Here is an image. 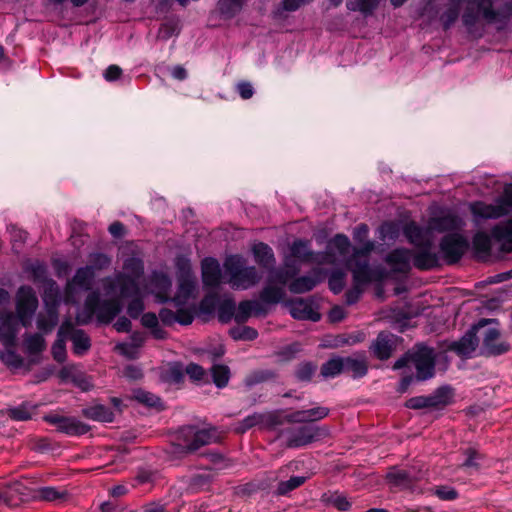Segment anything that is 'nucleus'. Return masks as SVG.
I'll list each match as a JSON object with an SVG mask.
<instances>
[{"label":"nucleus","instance_id":"nucleus-1","mask_svg":"<svg viewBox=\"0 0 512 512\" xmlns=\"http://www.w3.org/2000/svg\"><path fill=\"white\" fill-rule=\"evenodd\" d=\"M374 248V242H365L362 247L353 248L352 254L346 259L345 264L352 273L354 283L367 285L384 278L385 273L380 266L372 267L370 265L369 255Z\"/></svg>","mask_w":512,"mask_h":512},{"label":"nucleus","instance_id":"nucleus-2","mask_svg":"<svg viewBox=\"0 0 512 512\" xmlns=\"http://www.w3.org/2000/svg\"><path fill=\"white\" fill-rule=\"evenodd\" d=\"M122 311L120 299L111 298L101 300L100 292L94 290L90 292L83 306V311L78 315L77 321L80 324H88L94 315L101 323H110Z\"/></svg>","mask_w":512,"mask_h":512},{"label":"nucleus","instance_id":"nucleus-3","mask_svg":"<svg viewBox=\"0 0 512 512\" xmlns=\"http://www.w3.org/2000/svg\"><path fill=\"white\" fill-rule=\"evenodd\" d=\"M227 283L236 290H247L259 283L262 275L255 266L247 265L241 255H230L224 261Z\"/></svg>","mask_w":512,"mask_h":512},{"label":"nucleus","instance_id":"nucleus-4","mask_svg":"<svg viewBox=\"0 0 512 512\" xmlns=\"http://www.w3.org/2000/svg\"><path fill=\"white\" fill-rule=\"evenodd\" d=\"M409 365L416 369L417 380L424 381L433 377L435 370L434 350L424 345H417L414 350L399 358L394 363L393 369L398 370Z\"/></svg>","mask_w":512,"mask_h":512},{"label":"nucleus","instance_id":"nucleus-5","mask_svg":"<svg viewBox=\"0 0 512 512\" xmlns=\"http://www.w3.org/2000/svg\"><path fill=\"white\" fill-rule=\"evenodd\" d=\"M329 433L330 431L327 426L315 424L293 425L282 429L279 437L284 439L286 448L294 449L319 441L327 437Z\"/></svg>","mask_w":512,"mask_h":512},{"label":"nucleus","instance_id":"nucleus-6","mask_svg":"<svg viewBox=\"0 0 512 512\" xmlns=\"http://www.w3.org/2000/svg\"><path fill=\"white\" fill-rule=\"evenodd\" d=\"M475 225L479 226L488 219H499L512 213V194H501L494 203L476 201L470 204Z\"/></svg>","mask_w":512,"mask_h":512},{"label":"nucleus","instance_id":"nucleus-7","mask_svg":"<svg viewBox=\"0 0 512 512\" xmlns=\"http://www.w3.org/2000/svg\"><path fill=\"white\" fill-rule=\"evenodd\" d=\"M488 23H494L500 20V13L493 8L491 0H478L477 2L469 1L462 14L463 25L471 30L479 20V14Z\"/></svg>","mask_w":512,"mask_h":512},{"label":"nucleus","instance_id":"nucleus-8","mask_svg":"<svg viewBox=\"0 0 512 512\" xmlns=\"http://www.w3.org/2000/svg\"><path fill=\"white\" fill-rule=\"evenodd\" d=\"M468 247V240L458 233L445 235L439 244L443 260L450 265L459 262Z\"/></svg>","mask_w":512,"mask_h":512},{"label":"nucleus","instance_id":"nucleus-9","mask_svg":"<svg viewBox=\"0 0 512 512\" xmlns=\"http://www.w3.org/2000/svg\"><path fill=\"white\" fill-rule=\"evenodd\" d=\"M43 420L56 427L58 432L81 436L90 431V426L75 417L63 416L57 413H49L43 416Z\"/></svg>","mask_w":512,"mask_h":512},{"label":"nucleus","instance_id":"nucleus-10","mask_svg":"<svg viewBox=\"0 0 512 512\" xmlns=\"http://www.w3.org/2000/svg\"><path fill=\"white\" fill-rule=\"evenodd\" d=\"M37 307L38 299L34 290L29 286L20 287L18 290L16 311L19 321L24 327L31 325Z\"/></svg>","mask_w":512,"mask_h":512},{"label":"nucleus","instance_id":"nucleus-11","mask_svg":"<svg viewBox=\"0 0 512 512\" xmlns=\"http://www.w3.org/2000/svg\"><path fill=\"white\" fill-rule=\"evenodd\" d=\"M496 319H481L477 324L472 326L460 340L453 342L450 346L451 350L455 351L458 355L468 356L474 352L479 344L477 333L491 323H496Z\"/></svg>","mask_w":512,"mask_h":512},{"label":"nucleus","instance_id":"nucleus-12","mask_svg":"<svg viewBox=\"0 0 512 512\" xmlns=\"http://www.w3.org/2000/svg\"><path fill=\"white\" fill-rule=\"evenodd\" d=\"M401 338L389 331H381L372 341L369 350L378 360H388L396 351Z\"/></svg>","mask_w":512,"mask_h":512},{"label":"nucleus","instance_id":"nucleus-13","mask_svg":"<svg viewBox=\"0 0 512 512\" xmlns=\"http://www.w3.org/2000/svg\"><path fill=\"white\" fill-rule=\"evenodd\" d=\"M478 333L482 337V354L498 356L509 351L510 345L500 340L501 333L498 328L484 326Z\"/></svg>","mask_w":512,"mask_h":512},{"label":"nucleus","instance_id":"nucleus-14","mask_svg":"<svg viewBox=\"0 0 512 512\" xmlns=\"http://www.w3.org/2000/svg\"><path fill=\"white\" fill-rule=\"evenodd\" d=\"M283 419L279 411H271L266 413H253L245 417L239 424L237 431L244 433L254 426H263L265 428H273L281 425Z\"/></svg>","mask_w":512,"mask_h":512},{"label":"nucleus","instance_id":"nucleus-15","mask_svg":"<svg viewBox=\"0 0 512 512\" xmlns=\"http://www.w3.org/2000/svg\"><path fill=\"white\" fill-rule=\"evenodd\" d=\"M324 280V271L321 268H313L307 275L294 278L288 288L291 293L302 294L313 290Z\"/></svg>","mask_w":512,"mask_h":512},{"label":"nucleus","instance_id":"nucleus-16","mask_svg":"<svg viewBox=\"0 0 512 512\" xmlns=\"http://www.w3.org/2000/svg\"><path fill=\"white\" fill-rule=\"evenodd\" d=\"M413 265L419 270H432L440 266V256L432 250V242L417 248L412 255Z\"/></svg>","mask_w":512,"mask_h":512},{"label":"nucleus","instance_id":"nucleus-17","mask_svg":"<svg viewBox=\"0 0 512 512\" xmlns=\"http://www.w3.org/2000/svg\"><path fill=\"white\" fill-rule=\"evenodd\" d=\"M116 287L119 288L121 298H135L140 293L136 281L127 275H120L115 281L110 278L105 279L104 289L107 293L112 292Z\"/></svg>","mask_w":512,"mask_h":512},{"label":"nucleus","instance_id":"nucleus-18","mask_svg":"<svg viewBox=\"0 0 512 512\" xmlns=\"http://www.w3.org/2000/svg\"><path fill=\"white\" fill-rule=\"evenodd\" d=\"M471 185L475 186L473 192H512V182H504L494 175H478L473 177Z\"/></svg>","mask_w":512,"mask_h":512},{"label":"nucleus","instance_id":"nucleus-19","mask_svg":"<svg viewBox=\"0 0 512 512\" xmlns=\"http://www.w3.org/2000/svg\"><path fill=\"white\" fill-rule=\"evenodd\" d=\"M344 373H350L354 379L364 377L368 372V359L365 351H359L353 356L343 357Z\"/></svg>","mask_w":512,"mask_h":512},{"label":"nucleus","instance_id":"nucleus-20","mask_svg":"<svg viewBox=\"0 0 512 512\" xmlns=\"http://www.w3.org/2000/svg\"><path fill=\"white\" fill-rule=\"evenodd\" d=\"M202 281L204 286L216 288L221 283L222 272L219 262L212 257L203 259L201 263Z\"/></svg>","mask_w":512,"mask_h":512},{"label":"nucleus","instance_id":"nucleus-21","mask_svg":"<svg viewBox=\"0 0 512 512\" xmlns=\"http://www.w3.org/2000/svg\"><path fill=\"white\" fill-rule=\"evenodd\" d=\"M290 313L298 320L317 322L321 318L320 313L313 308V302L303 298L295 299L290 303Z\"/></svg>","mask_w":512,"mask_h":512},{"label":"nucleus","instance_id":"nucleus-22","mask_svg":"<svg viewBox=\"0 0 512 512\" xmlns=\"http://www.w3.org/2000/svg\"><path fill=\"white\" fill-rule=\"evenodd\" d=\"M411 257L412 253L410 250L397 248L386 255L385 262L391 266L394 272L407 273L411 269Z\"/></svg>","mask_w":512,"mask_h":512},{"label":"nucleus","instance_id":"nucleus-23","mask_svg":"<svg viewBox=\"0 0 512 512\" xmlns=\"http://www.w3.org/2000/svg\"><path fill=\"white\" fill-rule=\"evenodd\" d=\"M46 310L45 313H41L37 318V328L44 332H51L58 323V304L56 300L51 303L45 298Z\"/></svg>","mask_w":512,"mask_h":512},{"label":"nucleus","instance_id":"nucleus-24","mask_svg":"<svg viewBox=\"0 0 512 512\" xmlns=\"http://www.w3.org/2000/svg\"><path fill=\"white\" fill-rule=\"evenodd\" d=\"M72 329V322L70 320H65L60 325L57 332V339L52 346V355L53 358L59 362L63 363L66 360V340L68 339V332Z\"/></svg>","mask_w":512,"mask_h":512},{"label":"nucleus","instance_id":"nucleus-25","mask_svg":"<svg viewBox=\"0 0 512 512\" xmlns=\"http://www.w3.org/2000/svg\"><path fill=\"white\" fill-rule=\"evenodd\" d=\"M18 330V322L12 314H6L0 318V341L4 345H14Z\"/></svg>","mask_w":512,"mask_h":512},{"label":"nucleus","instance_id":"nucleus-26","mask_svg":"<svg viewBox=\"0 0 512 512\" xmlns=\"http://www.w3.org/2000/svg\"><path fill=\"white\" fill-rule=\"evenodd\" d=\"M491 235L501 244L503 252H512V219L496 224L491 230Z\"/></svg>","mask_w":512,"mask_h":512},{"label":"nucleus","instance_id":"nucleus-27","mask_svg":"<svg viewBox=\"0 0 512 512\" xmlns=\"http://www.w3.org/2000/svg\"><path fill=\"white\" fill-rule=\"evenodd\" d=\"M68 338L72 341L73 353L77 356L85 355L91 348V339L82 329H75L72 324L71 331L68 332Z\"/></svg>","mask_w":512,"mask_h":512},{"label":"nucleus","instance_id":"nucleus-28","mask_svg":"<svg viewBox=\"0 0 512 512\" xmlns=\"http://www.w3.org/2000/svg\"><path fill=\"white\" fill-rule=\"evenodd\" d=\"M269 282L271 283H279L281 285H285L289 280L295 278V276L299 273L300 269L297 267L293 261L287 260L285 262V267L279 269H270Z\"/></svg>","mask_w":512,"mask_h":512},{"label":"nucleus","instance_id":"nucleus-29","mask_svg":"<svg viewBox=\"0 0 512 512\" xmlns=\"http://www.w3.org/2000/svg\"><path fill=\"white\" fill-rule=\"evenodd\" d=\"M255 261L265 269H272L276 263L272 248L263 242L255 244L252 248Z\"/></svg>","mask_w":512,"mask_h":512},{"label":"nucleus","instance_id":"nucleus-30","mask_svg":"<svg viewBox=\"0 0 512 512\" xmlns=\"http://www.w3.org/2000/svg\"><path fill=\"white\" fill-rule=\"evenodd\" d=\"M291 255L301 262L314 263L318 262V258L314 252L310 249V241L306 240H295L291 246Z\"/></svg>","mask_w":512,"mask_h":512},{"label":"nucleus","instance_id":"nucleus-31","mask_svg":"<svg viewBox=\"0 0 512 512\" xmlns=\"http://www.w3.org/2000/svg\"><path fill=\"white\" fill-rule=\"evenodd\" d=\"M94 277L95 274L94 271H92V267H81L77 269L68 287L71 288L72 286H75L81 290L89 291L92 289Z\"/></svg>","mask_w":512,"mask_h":512},{"label":"nucleus","instance_id":"nucleus-32","mask_svg":"<svg viewBox=\"0 0 512 512\" xmlns=\"http://www.w3.org/2000/svg\"><path fill=\"white\" fill-rule=\"evenodd\" d=\"M195 289V282L189 273L183 274L179 279L178 292L172 299L177 305L184 304Z\"/></svg>","mask_w":512,"mask_h":512},{"label":"nucleus","instance_id":"nucleus-33","mask_svg":"<svg viewBox=\"0 0 512 512\" xmlns=\"http://www.w3.org/2000/svg\"><path fill=\"white\" fill-rule=\"evenodd\" d=\"M218 440L219 436L217 435L216 428L196 429L195 439L189 446V452H194L202 446L216 443Z\"/></svg>","mask_w":512,"mask_h":512},{"label":"nucleus","instance_id":"nucleus-34","mask_svg":"<svg viewBox=\"0 0 512 512\" xmlns=\"http://www.w3.org/2000/svg\"><path fill=\"white\" fill-rule=\"evenodd\" d=\"M278 374L271 369H260L250 372L244 378V385L247 388H252L255 385L276 380Z\"/></svg>","mask_w":512,"mask_h":512},{"label":"nucleus","instance_id":"nucleus-35","mask_svg":"<svg viewBox=\"0 0 512 512\" xmlns=\"http://www.w3.org/2000/svg\"><path fill=\"white\" fill-rule=\"evenodd\" d=\"M83 415L91 420L99 422H112L114 420V413L112 410L104 405H95L83 410Z\"/></svg>","mask_w":512,"mask_h":512},{"label":"nucleus","instance_id":"nucleus-36","mask_svg":"<svg viewBox=\"0 0 512 512\" xmlns=\"http://www.w3.org/2000/svg\"><path fill=\"white\" fill-rule=\"evenodd\" d=\"M433 409L439 410L450 405L453 401L454 392L450 386H441L437 388L432 394Z\"/></svg>","mask_w":512,"mask_h":512},{"label":"nucleus","instance_id":"nucleus-37","mask_svg":"<svg viewBox=\"0 0 512 512\" xmlns=\"http://www.w3.org/2000/svg\"><path fill=\"white\" fill-rule=\"evenodd\" d=\"M462 0H451L448 8L440 17L442 27L445 31L449 30L457 21L460 14V5Z\"/></svg>","mask_w":512,"mask_h":512},{"label":"nucleus","instance_id":"nucleus-38","mask_svg":"<svg viewBox=\"0 0 512 512\" xmlns=\"http://www.w3.org/2000/svg\"><path fill=\"white\" fill-rule=\"evenodd\" d=\"M247 0H219L218 10L227 19L235 17L241 12Z\"/></svg>","mask_w":512,"mask_h":512},{"label":"nucleus","instance_id":"nucleus-39","mask_svg":"<svg viewBox=\"0 0 512 512\" xmlns=\"http://www.w3.org/2000/svg\"><path fill=\"white\" fill-rule=\"evenodd\" d=\"M380 0H347L346 7L353 12H361L363 15H372L378 7Z\"/></svg>","mask_w":512,"mask_h":512},{"label":"nucleus","instance_id":"nucleus-40","mask_svg":"<svg viewBox=\"0 0 512 512\" xmlns=\"http://www.w3.org/2000/svg\"><path fill=\"white\" fill-rule=\"evenodd\" d=\"M404 234L410 243L417 248L426 244L430 239L425 237L424 231L415 223H409L404 228Z\"/></svg>","mask_w":512,"mask_h":512},{"label":"nucleus","instance_id":"nucleus-41","mask_svg":"<svg viewBox=\"0 0 512 512\" xmlns=\"http://www.w3.org/2000/svg\"><path fill=\"white\" fill-rule=\"evenodd\" d=\"M320 373L324 378H334L344 373L343 357L337 356L323 363Z\"/></svg>","mask_w":512,"mask_h":512},{"label":"nucleus","instance_id":"nucleus-42","mask_svg":"<svg viewBox=\"0 0 512 512\" xmlns=\"http://www.w3.org/2000/svg\"><path fill=\"white\" fill-rule=\"evenodd\" d=\"M387 479L390 483L396 486L407 487L417 478L408 470L392 469L387 474Z\"/></svg>","mask_w":512,"mask_h":512},{"label":"nucleus","instance_id":"nucleus-43","mask_svg":"<svg viewBox=\"0 0 512 512\" xmlns=\"http://www.w3.org/2000/svg\"><path fill=\"white\" fill-rule=\"evenodd\" d=\"M350 240L344 234L335 235L328 243V250L337 251L338 254L342 257H345L350 251Z\"/></svg>","mask_w":512,"mask_h":512},{"label":"nucleus","instance_id":"nucleus-44","mask_svg":"<svg viewBox=\"0 0 512 512\" xmlns=\"http://www.w3.org/2000/svg\"><path fill=\"white\" fill-rule=\"evenodd\" d=\"M307 478L304 476H292L290 479L286 481H281L278 483L275 493L278 496H285L291 491L297 489L302 486L306 482Z\"/></svg>","mask_w":512,"mask_h":512},{"label":"nucleus","instance_id":"nucleus-45","mask_svg":"<svg viewBox=\"0 0 512 512\" xmlns=\"http://www.w3.org/2000/svg\"><path fill=\"white\" fill-rule=\"evenodd\" d=\"M473 249L478 255H489L491 250V238L485 232H477L472 239Z\"/></svg>","mask_w":512,"mask_h":512},{"label":"nucleus","instance_id":"nucleus-46","mask_svg":"<svg viewBox=\"0 0 512 512\" xmlns=\"http://www.w3.org/2000/svg\"><path fill=\"white\" fill-rule=\"evenodd\" d=\"M259 296L260 300L264 303L276 304L282 300L284 296V290L282 287L267 285L261 290Z\"/></svg>","mask_w":512,"mask_h":512},{"label":"nucleus","instance_id":"nucleus-47","mask_svg":"<svg viewBox=\"0 0 512 512\" xmlns=\"http://www.w3.org/2000/svg\"><path fill=\"white\" fill-rule=\"evenodd\" d=\"M213 383L218 388H224L228 385L230 379V369L226 365L217 364L211 368Z\"/></svg>","mask_w":512,"mask_h":512},{"label":"nucleus","instance_id":"nucleus-48","mask_svg":"<svg viewBox=\"0 0 512 512\" xmlns=\"http://www.w3.org/2000/svg\"><path fill=\"white\" fill-rule=\"evenodd\" d=\"M154 286L159 290L157 297L164 303L170 300L168 292L172 286L170 278L165 274H158L153 279Z\"/></svg>","mask_w":512,"mask_h":512},{"label":"nucleus","instance_id":"nucleus-49","mask_svg":"<svg viewBox=\"0 0 512 512\" xmlns=\"http://www.w3.org/2000/svg\"><path fill=\"white\" fill-rule=\"evenodd\" d=\"M67 496L66 490H59L55 487H42L38 490V497L45 501L60 502L65 500Z\"/></svg>","mask_w":512,"mask_h":512},{"label":"nucleus","instance_id":"nucleus-50","mask_svg":"<svg viewBox=\"0 0 512 512\" xmlns=\"http://www.w3.org/2000/svg\"><path fill=\"white\" fill-rule=\"evenodd\" d=\"M236 305L234 300H223L218 308V319L222 323H228L232 318L235 319Z\"/></svg>","mask_w":512,"mask_h":512},{"label":"nucleus","instance_id":"nucleus-51","mask_svg":"<svg viewBox=\"0 0 512 512\" xmlns=\"http://www.w3.org/2000/svg\"><path fill=\"white\" fill-rule=\"evenodd\" d=\"M316 370H317V365L315 363L302 362L297 366V368L295 370V376L301 382H309V381H311Z\"/></svg>","mask_w":512,"mask_h":512},{"label":"nucleus","instance_id":"nucleus-52","mask_svg":"<svg viewBox=\"0 0 512 512\" xmlns=\"http://www.w3.org/2000/svg\"><path fill=\"white\" fill-rule=\"evenodd\" d=\"M229 334L234 340H247V341L254 340L258 336L257 330L250 326L232 328V329H230Z\"/></svg>","mask_w":512,"mask_h":512},{"label":"nucleus","instance_id":"nucleus-53","mask_svg":"<svg viewBox=\"0 0 512 512\" xmlns=\"http://www.w3.org/2000/svg\"><path fill=\"white\" fill-rule=\"evenodd\" d=\"M196 435V427L194 426H184L179 429L177 433V439L183 442L182 451L186 453L189 452V446L194 441Z\"/></svg>","mask_w":512,"mask_h":512},{"label":"nucleus","instance_id":"nucleus-54","mask_svg":"<svg viewBox=\"0 0 512 512\" xmlns=\"http://www.w3.org/2000/svg\"><path fill=\"white\" fill-rule=\"evenodd\" d=\"M178 23L174 20H169L162 23L157 32V38L162 41H167L173 35H178Z\"/></svg>","mask_w":512,"mask_h":512},{"label":"nucleus","instance_id":"nucleus-55","mask_svg":"<svg viewBox=\"0 0 512 512\" xmlns=\"http://www.w3.org/2000/svg\"><path fill=\"white\" fill-rule=\"evenodd\" d=\"M345 277L346 274L342 270H334L328 280L329 289L334 294H339L342 292L345 286Z\"/></svg>","mask_w":512,"mask_h":512},{"label":"nucleus","instance_id":"nucleus-56","mask_svg":"<svg viewBox=\"0 0 512 512\" xmlns=\"http://www.w3.org/2000/svg\"><path fill=\"white\" fill-rule=\"evenodd\" d=\"M7 413L13 420L27 421L32 418L33 409L27 404H22L18 407L8 409Z\"/></svg>","mask_w":512,"mask_h":512},{"label":"nucleus","instance_id":"nucleus-57","mask_svg":"<svg viewBox=\"0 0 512 512\" xmlns=\"http://www.w3.org/2000/svg\"><path fill=\"white\" fill-rule=\"evenodd\" d=\"M184 374L181 365L173 363L162 373V378L170 383H180Z\"/></svg>","mask_w":512,"mask_h":512},{"label":"nucleus","instance_id":"nucleus-58","mask_svg":"<svg viewBox=\"0 0 512 512\" xmlns=\"http://www.w3.org/2000/svg\"><path fill=\"white\" fill-rule=\"evenodd\" d=\"M365 334L357 331L352 334L339 335L335 339V346L354 345L363 342Z\"/></svg>","mask_w":512,"mask_h":512},{"label":"nucleus","instance_id":"nucleus-59","mask_svg":"<svg viewBox=\"0 0 512 512\" xmlns=\"http://www.w3.org/2000/svg\"><path fill=\"white\" fill-rule=\"evenodd\" d=\"M251 300H244L238 304L235 321L238 324L245 323L252 316Z\"/></svg>","mask_w":512,"mask_h":512},{"label":"nucleus","instance_id":"nucleus-60","mask_svg":"<svg viewBox=\"0 0 512 512\" xmlns=\"http://www.w3.org/2000/svg\"><path fill=\"white\" fill-rule=\"evenodd\" d=\"M89 262L88 266L92 267V271L102 270L110 265L111 259L103 253H92L89 255Z\"/></svg>","mask_w":512,"mask_h":512},{"label":"nucleus","instance_id":"nucleus-61","mask_svg":"<svg viewBox=\"0 0 512 512\" xmlns=\"http://www.w3.org/2000/svg\"><path fill=\"white\" fill-rule=\"evenodd\" d=\"M26 346L29 352L38 353L44 350L45 340L39 333L31 334L26 338Z\"/></svg>","mask_w":512,"mask_h":512},{"label":"nucleus","instance_id":"nucleus-62","mask_svg":"<svg viewBox=\"0 0 512 512\" xmlns=\"http://www.w3.org/2000/svg\"><path fill=\"white\" fill-rule=\"evenodd\" d=\"M135 399L138 402L150 407H156L157 405L160 404L161 401L160 398L157 397L156 395L144 390H137L135 392Z\"/></svg>","mask_w":512,"mask_h":512},{"label":"nucleus","instance_id":"nucleus-63","mask_svg":"<svg viewBox=\"0 0 512 512\" xmlns=\"http://www.w3.org/2000/svg\"><path fill=\"white\" fill-rule=\"evenodd\" d=\"M202 456L207 458L217 469H224L231 465L223 454L216 451L204 453Z\"/></svg>","mask_w":512,"mask_h":512},{"label":"nucleus","instance_id":"nucleus-64","mask_svg":"<svg viewBox=\"0 0 512 512\" xmlns=\"http://www.w3.org/2000/svg\"><path fill=\"white\" fill-rule=\"evenodd\" d=\"M284 421L290 424L306 425L309 424L306 410H297L285 415Z\"/></svg>","mask_w":512,"mask_h":512}]
</instances>
